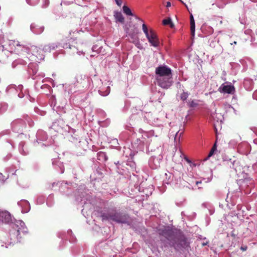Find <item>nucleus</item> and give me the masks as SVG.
I'll list each match as a JSON object with an SVG mask.
<instances>
[{
	"mask_svg": "<svg viewBox=\"0 0 257 257\" xmlns=\"http://www.w3.org/2000/svg\"><path fill=\"white\" fill-rule=\"evenodd\" d=\"M159 234L164 236L168 240L169 245L173 246L176 249L181 248H186L189 246V243L185 236L174 232L172 229L169 228L160 229Z\"/></svg>",
	"mask_w": 257,
	"mask_h": 257,
	"instance_id": "nucleus-1",
	"label": "nucleus"
},
{
	"mask_svg": "<svg viewBox=\"0 0 257 257\" xmlns=\"http://www.w3.org/2000/svg\"><path fill=\"white\" fill-rule=\"evenodd\" d=\"M26 121L30 127H32L34 121L28 115H24L22 118H17L11 122V128L14 132L19 134L18 137L22 138L24 130L26 128Z\"/></svg>",
	"mask_w": 257,
	"mask_h": 257,
	"instance_id": "nucleus-2",
	"label": "nucleus"
},
{
	"mask_svg": "<svg viewBox=\"0 0 257 257\" xmlns=\"http://www.w3.org/2000/svg\"><path fill=\"white\" fill-rule=\"evenodd\" d=\"M116 167V172L118 174L122 176H127L131 177L130 172L129 170L132 172V174L134 176H137L136 174L134 173L136 170V163L133 161H128L127 162H122L120 163L117 162V163H115Z\"/></svg>",
	"mask_w": 257,
	"mask_h": 257,
	"instance_id": "nucleus-3",
	"label": "nucleus"
},
{
	"mask_svg": "<svg viewBox=\"0 0 257 257\" xmlns=\"http://www.w3.org/2000/svg\"><path fill=\"white\" fill-rule=\"evenodd\" d=\"M17 46L22 47V50L24 52H26L28 55H30V53L32 54L30 57L26 56V58L28 60H36L35 58H37L39 60L44 59L43 55H41V51L36 46H21L18 42L17 43Z\"/></svg>",
	"mask_w": 257,
	"mask_h": 257,
	"instance_id": "nucleus-4",
	"label": "nucleus"
},
{
	"mask_svg": "<svg viewBox=\"0 0 257 257\" xmlns=\"http://www.w3.org/2000/svg\"><path fill=\"white\" fill-rule=\"evenodd\" d=\"M132 145L133 148L137 151L143 152L145 149L146 151H148L150 148V145H148V139L143 135L134 140L132 142Z\"/></svg>",
	"mask_w": 257,
	"mask_h": 257,
	"instance_id": "nucleus-5",
	"label": "nucleus"
},
{
	"mask_svg": "<svg viewBox=\"0 0 257 257\" xmlns=\"http://www.w3.org/2000/svg\"><path fill=\"white\" fill-rule=\"evenodd\" d=\"M156 79L161 81L163 77L172 76L171 69L166 65H160L156 68Z\"/></svg>",
	"mask_w": 257,
	"mask_h": 257,
	"instance_id": "nucleus-6",
	"label": "nucleus"
},
{
	"mask_svg": "<svg viewBox=\"0 0 257 257\" xmlns=\"http://www.w3.org/2000/svg\"><path fill=\"white\" fill-rule=\"evenodd\" d=\"M51 128L56 132L62 133L63 132L67 131L69 127L63 120L59 119L53 123Z\"/></svg>",
	"mask_w": 257,
	"mask_h": 257,
	"instance_id": "nucleus-7",
	"label": "nucleus"
},
{
	"mask_svg": "<svg viewBox=\"0 0 257 257\" xmlns=\"http://www.w3.org/2000/svg\"><path fill=\"white\" fill-rule=\"evenodd\" d=\"M128 218L129 216L128 214L120 213H114L113 215L111 216V220L122 223H128Z\"/></svg>",
	"mask_w": 257,
	"mask_h": 257,
	"instance_id": "nucleus-8",
	"label": "nucleus"
},
{
	"mask_svg": "<svg viewBox=\"0 0 257 257\" xmlns=\"http://www.w3.org/2000/svg\"><path fill=\"white\" fill-rule=\"evenodd\" d=\"M157 84L164 89L169 88L173 83V79L172 76L163 77L161 78V81L159 79H156Z\"/></svg>",
	"mask_w": 257,
	"mask_h": 257,
	"instance_id": "nucleus-9",
	"label": "nucleus"
},
{
	"mask_svg": "<svg viewBox=\"0 0 257 257\" xmlns=\"http://www.w3.org/2000/svg\"><path fill=\"white\" fill-rule=\"evenodd\" d=\"M163 158L161 155L158 156H152L149 161V165L150 167L153 169L158 168L160 166V163Z\"/></svg>",
	"mask_w": 257,
	"mask_h": 257,
	"instance_id": "nucleus-10",
	"label": "nucleus"
},
{
	"mask_svg": "<svg viewBox=\"0 0 257 257\" xmlns=\"http://www.w3.org/2000/svg\"><path fill=\"white\" fill-rule=\"evenodd\" d=\"M149 43L152 46L157 47L159 46V41L156 34L152 30H151L150 35L147 37Z\"/></svg>",
	"mask_w": 257,
	"mask_h": 257,
	"instance_id": "nucleus-11",
	"label": "nucleus"
},
{
	"mask_svg": "<svg viewBox=\"0 0 257 257\" xmlns=\"http://www.w3.org/2000/svg\"><path fill=\"white\" fill-rule=\"evenodd\" d=\"M180 156L182 158V157H184L185 161L189 164V168H188V170L190 171L191 172L195 170L196 167H198L200 166V164L199 163H194L191 162L190 160H189L186 156H185L180 150Z\"/></svg>",
	"mask_w": 257,
	"mask_h": 257,
	"instance_id": "nucleus-12",
	"label": "nucleus"
},
{
	"mask_svg": "<svg viewBox=\"0 0 257 257\" xmlns=\"http://www.w3.org/2000/svg\"><path fill=\"white\" fill-rule=\"evenodd\" d=\"M52 165L54 168L59 172L60 174H62L64 171V166L63 163L60 162L59 160L55 159L52 160Z\"/></svg>",
	"mask_w": 257,
	"mask_h": 257,
	"instance_id": "nucleus-13",
	"label": "nucleus"
},
{
	"mask_svg": "<svg viewBox=\"0 0 257 257\" xmlns=\"http://www.w3.org/2000/svg\"><path fill=\"white\" fill-rule=\"evenodd\" d=\"M38 70V65L36 63H30L28 65V71L30 73H32V78L33 79H37V74Z\"/></svg>",
	"mask_w": 257,
	"mask_h": 257,
	"instance_id": "nucleus-14",
	"label": "nucleus"
},
{
	"mask_svg": "<svg viewBox=\"0 0 257 257\" xmlns=\"http://www.w3.org/2000/svg\"><path fill=\"white\" fill-rule=\"evenodd\" d=\"M219 91L224 93L232 94L234 91V87L232 85L223 84L219 88Z\"/></svg>",
	"mask_w": 257,
	"mask_h": 257,
	"instance_id": "nucleus-15",
	"label": "nucleus"
},
{
	"mask_svg": "<svg viewBox=\"0 0 257 257\" xmlns=\"http://www.w3.org/2000/svg\"><path fill=\"white\" fill-rule=\"evenodd\" d=\"M0 220L4 223H10L12 221V216L7 211H3L0 212Z\"/></svg>",
	"mask_w": 257,
	"mask_h": 257,
	"instance_id": "nucleus-16",
	"label": "nucleus"
},
{
	"mask_svg": "<svg viewBox=\"0 0 257 257\" xmlns=\"http://www.w3.org/2000/svg\"><path fill=\"white\" fill-rule=\"evenodd\" d=\"M36 138L38 143H40L41 141H46L48 137L45 132L43 130H39L36 134Z\"/></svg>",
	"mask_w": 257,
	"mask_h": 257,
	"instance_id": "nucleus-17",
	"label": "nucleus"
},
{
	"mask_svg": "<svg viewBox=\"0 0 257 257\" xmlns=\"http://www.w3.org/2000/svg\"><path fill=\"white\" fill-rule=\"evenodd\" d=\"M30 29L33 33L38 35L44 31V27L33 23L31 25Z\"/></svg>",
	"mask_w": 257,
	"mask_h": 257,
	"instance_id": "nucleus-18",
	"label": "nucleus"
},
{
	"mask_svg": "<svg viewBox=\"0 0 257 257\" xmlns=\"http://www.w3.org/2000/svg\"><path fill=\"white\" fill-rule=\"evenodd\" d=\"M23 88V86L22 85H19L17 87L14 84H11L7 87L6 91L7 93H11L15 92H18L19 91L22 90Z\"/></svg>",
	"mask_w": 257,
	"mask_h": 257,
	"instance_id": "nucleus-19",
	"label": "nucleus"
},
{
	"mask_svg": "<svg viewBox=\"0 0 257 257\" xmlns=\"http://www.w3.org/2000/svg\"><path fill=\"white\" fill-rule=\"evenodd\" d=\"M131 104L133 107H135L136 110H141L142 108L143 103L142 101L139 98H135L131 101Z\"/></svg>",
	"mask_w": 257,
	"mask_h": 257,
	"instance_id": "nucleus-20",
	"label": "nucleus"
},
{
	"mask_svg": "<svg viewBox=\"0 0 257 257\" xmlns=\"http://www.w3.org/2000/svg\"><path fill=\"white\" fill-rule=\"evenodd\" d=\"M76 79L78 83L82 84L83 87H87L89 79L86 75H80L77 76Z\"/></svg>",
	"mask_w": 257,
	"mask_h": 257,
	"instance_id": "nucleus-21",
	"label": "nucleus"
},
{
	"mask_svg": "<svg viewBox=\"0 0 257 257\" xmlns=\"http://www.w3.org/2000/svg\"><path fill=\"white\" fill-rule=\"evenodd\" d=\"M59 47V45L57 43H51L45 45L43 48V51L46 52H50L51 50H55Z\"/></svg>",
	"mask_w": 257,
	"mask_h": 257,
	"instance_id": "nucleus-22",
	"label": "nucleus"
},
{
	"mask_svg": "<svg viewBox=\"0 0 257 257\" xmlns=\"http://www.w3.org/2000/svg\"><path fill=\"white\" fill-rule=\"evenodd\" d=\"M24 146L25 143L21 142L19 145V151L22 155L26 156L29 154V151L26 147L24 148Z\"/></svg>",
	"mask_w": 257,
	"mask_h": 257,
	"instance_id": "nucleus-23",
	"label": "nucleus"
},
{
	"mask_svg": "<svg viewBox=\"0 0 257 257\" xmlns=\"http://www.w3.org/2000/svg\"><path fill=\"white\" fill-rule=\"evenodd\" d=\"M19 234V230H15L14 232L10 234L11 240H12L11 243H15L18 241V235Z\"/></svg>",
	"mask_w": 257,
	"mask_h": 257,
	"instance_id": "nucleus-24",
	"label": "nucleus"
},
{
	"mask_svg": "<svg viewBox=\"0 0 257 257\" xmlns=\"http://www.w3.org/2000/svg\"><path fill=\"white\" fill-rule=\"evenodd\" d=\"M190 31L192 37H194L195 31V23L192 14L190 16Z\"/></svg>",
	"mask_w": 257,
	"mask_h": 257,
	"instance_id": "nucleus-25",
	"label": "nucleus"
},
{
	"mask_svg": "<svg viewBox=\"0 0 257 257\" xmlns=\"http://www.w3.org/2000/svg\"><path fill=\"white\" fill-rule=\"evenodd\" d=\"M27 60H28L26 58V60H23L22 59H18L15 60L13 62V63L12 64V67L14 68L17 66V65H18L19 64L25 65L27 64Z\"/></svg>",
	"mask_w": 257,
	"mask_h": 257,
	"instance_id": "nucleus-26",
	"label": "nucleus"
},
{
	"mask_svg": "<svg viewBox=\"0 0 257 257\" xmlns=\"http://www.w3.org/2000/svg\"><path fill=\"white\" fill-rule=\"evenodd\" d=\"M108 158L105 154L103 152H99L97 153V160L98 161L104 162L107 160Z\"/></svg>",
	"mask_w": 257,
	"mask_h": 257,
	"instance_id": "nucleus-27",
	"label": "nucleus"
},
{
	"mask_svg": "<svg viewBox=\"0 0 257 257\" xmlns=\"http://www.w3.org/2000/svg\"><path fill=\"white\" fill-rule=\"evenodd\" d=\"M253 82L252 79L249 78H245L243 82V84L245 88L247 90L251 89L253 85Z\"/></svg>",
	"mask_w": 257,
	"mask_h": 257,
	"instance_id": "nucleus-28",
	"label": "nucleus"
},
{
	"mask_svg": "<svg viewBox=\"0 0 257 257\" xmlns=\"http://www.w3.org/2000/svg\"><path fill=\"white\" fill-rule=\"evenodd\" d=\"M114 17L116 22L123 23L124 22V17L120 12H114Z\"/></svg>",
	"mask_w": 257,
	"mask_h": 257,
	"instance_id": "nucleus-29",
	"label": "nucleus"
},
{
	"mask_svg": "<svg viewBox=\"0 0 257 257\" xmlns=\"http://www.w3.org/2000/svg\"><path fill=\"white\" fill-rule=\"evenodd\" d=\"M98 92L101 96H106L108 95L110 93V87L109 86H107L105 90L103 89V88H100L98 90Z\"/></svg>",
	"mask_w": 257,
	"mask_h": 257,
	"instance_id": "nucleus-30",
	"label": "nucleus"
},
{
	"mask_svg": "<svg viewBox=\"0 0 257 257\" xmlns=\"http://www.w3.org/2000/svg\"><path fill=\"white\" fill-rule=\"evenodd\" d=\"M8 107V105L6 102H2L0 103V113L5 112Z\"/></svg>",
	"mask_w": 257,
	"mask_h": 257,
	"instance_id": "nucleus-31",
	"label": "nucleus"
},
{
	"mask_svg": "<svg viewBox=\"0 0 257 257\" xmlns=\"http://www.w3.org/2000/svg\"><path fill=\"white\" fill-rule=\"evenodd\" d=\"M123 13L127 16H133L131 9L126 6H123L122 7Z\"/></svg>",
	"mask_w": 257,
	"mask_h": 257,
	"instance_id": "nucleus-32",
	"label": "nucleus"
},
{
	"mask_svg": "<svg viewBox=\"0 0 257 257\" xmlns=\"http://www.w3.org/2000/svg\"><path fill=\"white\" fill-rule=\"evenodd\" d=\"M142 29L146 37H148L150 35L151 30L149 31L147 26L145 24H143L142 25Z\"/></svg>",
	"mask_w": 257,
	"mask_h": 257,
	"instance_id": "nucleus-33",
	"label": "nucleus"
},
{
	"mask_svg": "<svg viewBox=\"0 0 257 257\" xmlns=\"http://www.w3.org/2000/svg\"><path fill=\"white\" fill-rule=\"evenodd\" d=\"M39 3H40L41 7L42 8H45L47 7L49 4V0H39Z\"/></svg>",
	"mask_w": 257,
	"mask_h": 257,
	"instance_id": "nucleus-34",
	"label": "nucleus"
},
{
	"mask_svg": "<svg viewBox=\"0 0 257 257\" xmlns=\"http://www.w3.org/2000/svg\"><path fill=\"white\" fill-rule=\"evenodd\" d=\"M113 213L105 214L103 213L100 216H101L102 220H106L111 219V216L113 215Z\"/></svg>",
	"mask_w": 257,
	"mask_h": 257,
	"instance_id": "nucleus-35",
	"label": "nucleus"
},
{
	"mask_svg": "<svg viewBox=\"0 0 257 257\" xmlns=\"http://www.w3.org/2000/svg\"><path fill=\"white\" fill-rule=\"evenodd\" d=\"M163 24L164 25H170L171 27H173L174 26L170 18L164 19L163 20Z\"/></svg>",
	"mask_w": 257,
	"mask_h": 257,
	"instance_id": "nucleus-36",
	"label": "nucleus"
},
{
	"mask_svg": "<svg viewBox=\"0 0 257 257\" xmlns=\"http://www.w3.org/2000/svg\"><path fill=\"white\" fill-rule=\"evenodd\" d=\"M188 104L190 107H196L198 105L197 101L195 100L189 101Z\"/></svg>",
	"mask_w": 257,
	"mask_h": 257,
	"instance_id": "nucleus-37",
	"label": "nucleus"
},
{
	"mask_svg": "<svg viewBox=\"0 0 257 257\" xmlns=\"http://www.w3.org/2000/svg\"><path fill=\"white\" fill-rule=\"evenodd\" d=\"M27 3L32 6H34L39 3V0H26Z\"/></svg>",
	"mask_w": 257,
	"mask_h": 257,
	"instance_id": "nucleus-38",
	"label": "nucleus"
},
{
	"mask_svg": "<svg viewBox=\"0 0 257 257\" xmlns=\"http://www.w3.org/2000/svg\"><path fill=\"white\" fill-rule=\"evenodd\" d=\"M209 45L211 47L214 48L216 47V44H217L218 42V40H217L216 38H214V40H209Z\"/></svg>",
	"mask_w": 257,
	"mask_h": 257,
	"instance_id": "nucleus-39",
	"label": "nucleus"
},
{
	"mask_svg": "<svg viewBox=\"0 0 257 257\" xmlns=\"http://www.w3.org/2000/svg\"><path fill=\"white\" fill-rule=\"evenodd\" d=\"M182 134V132L180 133L179 131H178L175 136L174 141L175 142H179L180 138Z\"/></svg>",
	"mask_w": 257,
	"mask_h": 257,
	"instance_id": "nucleus-40",
	"label": "nucleus"
},
{
	"mask_svg": "<svg viewBox=\"0 0 257 257\" xmlns=\"http://www.w3.org/2000/svg\"><path fill=\"white\" fill-rule=\"evenodd\" d=\"M188 95H189V94H188V93L187 92H183L181 94V96H180L181 99L183 100V101L185 100L188 98Z\"/></svg>",
	"mask_w": 257,
	"mask_h": 257,
	"instance_id": "nucleus-41",
	"label": "nucleus"
},
{
	"mask_svg": "<svg viewBox=\"0 0 257 257\" xmlns=\"http://www.w3.org/2000/svg\"><path fill=\"white\" fill-rule=\"evenodd\" d=\"M103 171V170H102L101 169L98 168L96 169L95 175H98V176L104 175Z\"/></svg>",
	"mask_w": 257,
	"mask_h": 257,
	"instance_id": "nucleus-42",
	"label": "nucleus"
},
{
	"mask_svg": "<svg viewBox=\"0 0 257 257\" xmlns=\"http://www.w3.org/2000/svg\"><path fill=\"white\" fill-rule=\"evenodd\" d=\"M62 47L63 48H65V49H67L68 48H69V49H76V48L74 47V46H71L70 44H64V45L62 46Z\"/></svg>",
	"mask_w": 257,
	"mask_h": 257,
	"instance_id": "nucleus-43",
	"label": "nucleus"
},
{
	"mask_svg": "<svg viewBox=\"0 0 257 257\" xmlns=\"http://www.w3.org/2000/svg\"><path fill=\"white\" fill-rule=\"evenodd\" d=\"M41 88L42 89H46L49 91H50V90H51V87L49 85H48V84H43V85H41Z\"/></svg>",
	"mask_w": 257,
	"mask_h": 257,
	"instance_id": "nucleus-44",
	"label": "nucleus"
},
{
	"mask_svg": "<svg viewBox=\"0 0 257 257\" xmlns=\"http://www.w3.org/2000/svg\"><path fill=\"white\" fill-rule=\"evenodd\" d=\"M132 39H133V43H137L139 42V40L136 35H132Z\"/></svg>",
	"mask_w": 257,
	"mask_h": 257,
	"instance_id": "nucleus-45",
	"label": "nucleus"
},
{
	"mask_svg": "<svg viewBox=\"0 0 257 257\" xmlns=\"http://www.w3.org/2000/svg\"><path fill=\"white\" fill-rule=\"evenodd\" d=\"M223 1H224L223 4H224V5H225L227 3H234L236 1H237V0H223Z\"/></svg>",
	"mask_w": 257,
	"mask_h": 257,
	"instance_id": "nucleus-46",
	"label": "nucleus"
},
{
	"mask_svg": "<svg viewBox=\"0 0 257 257\" xmlns=\"http://www.w3.org/2000/svg\"><path fill=\"white\" fill-rule=\"evenodd\" d=\"M115 2L116 5L119 7H120L122 3V0H115Z\"/></svg>",
	"mask_w": 257,
	"mask_h": 257,
	"instance_id": "nucleus-47",
	"label": "nucleus"
},
{
	"mask_svg": "<svg viewBox=\"0 0 257 257\" xmlns=\"http://www.w3.org/2000/svg\"><path fill=\"white\" fill-rule=\"evenodd\" d=\"M22 90L20 91V92L18 93V95L19 97L22 98L24 97L25 94L22 91Z\"/></svg>",
	"mask_w": 257,
	"mask_h": 257,
	"instance_id": "nucleus-48",
	"label": "nucleus"
},
{
	"mask_svg": "<svg viewBox=\"0 0 257 257\" xmlns=\"http://www.w3.org/2000/svg\"><path fill=\"white\" fill-rule=\"evenodd\" d=\"M50 99L52 101V103H54V105L56 104V98L53 95L51 96Z\"/></svg>",
	"mask_w": 257,
	"mask_h": 257,
	"instance_id": "nucleus-49",
	"label": "nucleus"
},
{
	"mask_svg": "<svg viewBox=\"0 0 257 257\" xmlns=\"http://www.w3.org/2000/svg\"><path fill=\"white\" fill-rule=\"evenodd\" d=\"M36 76H37V78L40 77V78H41L45 76V74H44V73L41 72V73H38V74H37Z\"/></svg>",
	"mask_w": 257,
	"mask_h": 257,
	"instance_id": "nucleus-50",
	"label": "nucleus"
},
{
	"mask_svg": "<svg viewBox=\"0 0 257 257\" xmlns=\"http://www.w3.org/2000/svg\"><path fill=\"white\" fill-rule=\"evenodd\" d=\"M252 97L254 99L257 100V90H256L252 94Z\"/></svg>",
	"mask_w": 257,
	"mask_h": 257,
	"instance_id": "nucleus-51",
	"label": "nucleus"
},
{
	"mask_svg": "<svg viewBox=\"0 0 257 257\" xmlns=\"http://www.w3.org/2000/svg\"><path fill=\"white\" fill-rule=\"evenodd\" d=\"M214 152H213V150H211V151H210V152H209V153L208 155L207 158H206V159H205V160H207L208 158L210 157H211V156L214 154Z\"/></svg>",
	"mask_w": 257,
	"mask_h": 257,
	"instance_id": "nucleus-52",
	"label": "nucleus"
},
{
	"mask_svg": "<svg viewBox=\"0 0 257 257\" xmlns=\"http://www.w3.org/2000/svg\"><path fill=\"white\" fill-rule=\"evenodd\" d=\"M235 161H231L230 160L227 162V164H228V165L230 167H231V165H232V166L234 165V163Z\"/></svg>",
	"mask_w": 257,
	"mask_h": 257,
	"instance_id": "nucleus-53",
	"label": "nucleus"
},
{
	"mask_svg": "<svg viewBox=\"0 0 257 257\" xmlns=\"http://www.w3.org/2000/svg\"><path fill=\"white\" fill-rule=\"evenodd\" d=\"M201 183H202V182H201V181H195V184H196V185L197 186H198V188H201V187H200V186H199V184H201Z\"/></svg>",
	"mask_w": 257,
	"mask_h": 257,
	"instance_id": "nucleus-54",
	"label": "nucleus"
},
{
	"mask_svg": "<svg viewBox=\"0 0 257 257\" xmlns=\"http://www.w3.org/2000/svg\"><path fill=\"white\" fill-rule=\"evenodd\" d=\"M97 46H93L92 48V50L93 51H98V49H97Z\"/></svg>",
	"mask_w": 257,
	"mask_h": 257,
	"instance_id": "nucleus-55",
	"label": "nucleus"
},
{
	"mask_svg": "<svg viewBox=\"0 0 257 257\" xmlns=\"http://www.w3.org/2000/svg\"><path fill=\"white\" fill-rule=\"evenodd\" d=\"M211 150H213V152H214L216 150V144H215L214 145V146H213V147L212 148Z\"/></svg>",
	"mask_w": 257,
	"mask_h": 257,
	"instance_id": "nucleus-56",
	"label": "nucleus"
},
{
	"mask_svg": "<svg viewBox=\"0 0 257 257\" xmlns=\"http://www.w3.org/2000/svg\"><path fill=\"white\" fill-rule=\"evenodd\" d=\"M137 117V115L135 114H133L131 116L130 120H133V119H135Z\"/></svg>",
	"mask_w": 257,
	"mask_h": 257,
	"instance_id": "nucleus-57",
	"label": "nucleus"
},
{
	"mask_svg": "<svg viewBox=\"0 0 257 257\" xmlns=\"http://www.w3.org/2000/svg\"><path fill=\"white\" fill-rule=\"evenodd\" d=\"M246 249H247V247L246 246H241L240 247V249L243 250V251L245 250Z\"/></svg>",
	"mask_w": 257,
	"mask_h": 257,
	"instance_id": "nucleus-58",
	"label": "nucleus"
},
{
	"mask_svg": "<svg viewBox=\"0 0 257 257\" xmlns=\"http://www.w3.org/2000/svg\"><path fill=\"white\" fill-rule=\"evenodd\" d=\"M171 3L169 2H168L166 4V7L169 8V7H171Z\"/></svg>",
	"mask_w": 257,
	"mask_h": 257,
	"instance_id": "nucleus-59",
	"label": "nucleus"
},
{
	"mask_svg": "<svg viewBox=\"0 0 257 257\" xmlns=\"http://www.w3.org/2000/svg\"><path fill=\"white\" fill-rule=\"evenodd\" d=\"M35 111L36 112L39 113L38 111H39V110L38 108H35Z\"/></svg>",
	"mask_w": 257,
	"mask_h": 257,
	"instance_id": "nucleus-60",
	"label": "nucleus"
},
{
	"mask_svg": "<svg viewBox=\"0 0 257 257\" xmlns=\"http://www.w3.org/2000/svg\"><path fill=\"white\" fill-rule=\"evenodd\" d=\"M253 143L257 145V139H255L253 140Z\"/></svg>",
	"mask_w": 257,
	"mask_h": 257,
	"instance_id": "nucleus-61",
	"label": "nucleus"
},
{
	"mask_svg": "<svg viewBox=\"0 0 257 257\" xmlns=\"http://www.w3.org/2000/svg\"><path fill=\"white\" fill-rule=\"evenodd\" d=\"M0 62H2L3 63H6V61L5 60L2 59V60H0Z\"/></svg>",
	"mask_w": 257,
	"mask_h": 257,
	"instance_id": "nucleus-62",
	"label": "nucleus"
},
{
	"mask_svg": "<svg viewBox=\"0 0 257 257\" xmlns=\"http://www.w3.org/2000/svg\"><path fill=\"white\" fill-rule=\"evenodd\" d=\"M207 243H202V246H205V245H206L207 244Z\"/></svg>",
	"mask_w": 257,
	"mask_h": 257,
	"instance_id": "nucleus-63",
	"label": "nucleus"
},
{
	"mask_svg": "<svg viewBox=\"0 0 257 257\" xmlns=\"http://www.w3.org/2000/svg\"><path fill=\"white\" fill-rule=\"evenodd\" d=\"M77 53L78 54V55H81V54H82V52L79 51V52H77Z\"/></svg>",
	"mask_w": 257,
	"mask_h": 257,
	"instance_id": "nucleus-64",
	"label": "nucleus"
}]
</instances>
